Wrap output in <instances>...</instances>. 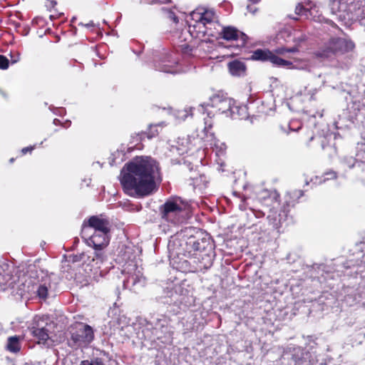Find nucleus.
Returning <instances> with one entry per match:
<instances>
[{
    "label": "nucleus",
    "instance_id": "0eeeda50",
    "mask_svg": "<svg viewBox=\"0 0 365 365\" xmlns=\"http://www.w3.org/2000/svg\"><path fill=\"white\" fill-rule=\"evenodd\" d=\"M299 51L297 46L286 48L284 46L279 47L273 53L269 50L257 49L252 55V59L257 61H269L273 65L280 67L291 68L293 64L292 61L284 60L276 54L284 56L286 53H297Z\"/></svg>",
    "mask_w": 365,
    "mask_h": 365
},
{
    "label": "nucleus",
    "instance_id": "bb28decb",
    "mask_svg": "<svg viewBox=\"0 0 365 365\" xmlns=\"http://www.w3.org/2000/svg\"><path fill=\"white\" fill-rule=\"evenodd\" d=\"M80 365H105V364L101 359L95 358L91 360H83Z\"/></svg>",
    "mask_w": 365,
    "mask_h": 365
},
{
    "label": "nucleus",
    "instance_id": "ddd939ff",
    "mask_svg": "<svg viewBox=\"0 0 365 365\" xmlns=\"http://www.w3.org/2000/svg\"><path fill=\"white\" fill-rule=\"evenodd\" d=\"M185 249L188 253L192 252H205V255L210 256L213 250V245L208 237H197L190 236L185 242Z\"/></svg>",
    "mask_w": 365,
    "mask_h": 365
},
{
    "label": "nucleus",
    "instance_id": "dca6fc26",
    "mask_svg": "<svg viewBox=\"0 0 365 365\" xmlns=\"http://www.w3.org/2000/svg\"><path fill=\"white\" fill-rule=\"evenodd\" d=\"M84 230L93 229L94 232L109 233V221L102 216H92L88 220V225H84Z\"/></svg>",
    "mask_w": 365,
    "mask_h": 365
},
{
    "label": "nucleus",
    "instance_id": "c9c22d12",
    "mask_svg": "<svg viewBox=\"0 0 365 365\" xmlns=\"http://www.w3.org/2000/svg\"><path fill=\"white\" fill-rule=\"evenodd\" d=\"M56 121H58V120L57 119H54L53 122H54L55 124L56 123Z\"/></svg>",
    "mask_w": 365,
    "mask_h": 365
},
{
    "label": "nucleus",
    "instance_id": "f8f14e48",
    "mask_svg": "<svg viewBox=\"0 0 365 365\" xmlns=\"http://www.w3.org/2000/svg\"><path fill=\"white\" fill-rule=\"evenodd\" d=\"M122 272L128 274L127 279L124 281L125 287L135 291L145 286V278L143 275L142 269L138 267L133 262L126 264Z\"/></svg>",
    "mask_w": 365,
    "mask_h": 365
},
{
    "label": "nucleus",
    "instance_id": "f3484780",
    "mask_svg": "<svg viewBox=\"0 0 365 365\" xmlns=\"http://www.w3.org/2000/svg\"><path fill=\"white\" fill-rule=\"evenodd\" d=\"M90 240L95 249L101 250L108 244V233L93 232Z\"/></svg>",
    "mask_w": 365,
    "mask_h": 365
},
{
    "label": "nucleus",
    "instance_id": "e433bc0d",
    "mask_svg": "<svg viewBox=\"0 0 365 365\" xmlns=\"http://www.w3.org/2000/svg\"><path fill=\"white\" fill-rule=\"evenodd\" d=\"M10 161L12 163L14 161V158H11Z\"/></svg>",
    "mask_w": 365,
    "mask_h": 365
},
{
    "label": "nucleus",
    "instance_id": "7ed1b4c3",
    "mask_svg": "<svg viewBox=\"0 0 365 365\" xmlns=\"http://www.w3.org/2000/svg\"><path fill=\"white\" fill-rule=\"evenodd\" d=\"M331 13L346 24L365 19V0H329Z\"/></svg>",
    "mask_w": 365,
    "mask_h": 365
},
{
    "label": "nucleus",
    "instance_id": "2eb2a0df",
    "mask_svg": "<svg viewBox=\"0 0 365 365\" xmlns=\"http://www.w3.org/2000/svg\"><path fill=\"white\" fill-rule=\"evenodd\" d=\"M215 35L219 36L226 41H237L239 43L236 46V48L243 46L246 42V36L238 31L237 29L232 26H225L217 27L215 31ZM230 47L235 48V46H230Z\"/></svg>",
    "mask_w": 365,
    "mask_h": 365
},
{
    "label": "nucleus",
    "instance_id": "9b49d317",
    "mask_svg": "<svg viewBox=\"0 0 365 365\" xmlns=\"http://www.w3.org/2000/svg\"><path fill=\"white\" fill-rule=\"evenodd\" d=\"M94 334L91 327L83 324H78L76 330L71 331L69 345L73 348L86 347L93 339Z\"/></svg>",
    "mask_w": 365,
    "mask_h": 365
},
{
    "label": "nucleus",
    "instance_id": "5701e85b",
    "mask_svg": "<svg viewBox=\"0 0 365 365\" xmlns=\"http://www.w3.org/2000/svg\"><path fill=\"white\" fill-rule=\"evenodd\" d=\"M163 123H158L155 125H150L148 128V131L147 133V136L148 138H152L155 137L159 133V128H163Z\"/></svg>",
    "mask_w": 365,
    "mask_h": 365
},
{
    "label": "nucleus",
    "instance_id": "f704fd0d",
    "mask_svg": "<svg viewBox=\"0 0 365 365\" xmlns=\"http://www.w3.org/2000/svg\"><path fill=\"white\" fill-rule=\"evenodd\" d=\"M250 1H251L252 3L253 4H256L257 3L259 0H249Z\"/></svg>",
    "mask_w": 365,
    "mask_h": 365
},
{
    "label": "nucleus",
    "instance_id": "20e7f679",
    "mask_svg": "<svg viewBox=\"0 0 365 365\" xmlns=\"http://www.w3.org/2000/svg\"><path fill=\"white\" fill-rule=\"evenodd\" d=\"M190 18L195 22L192 25L193 29H197L199 34L215 36V31L217 27H220L217 16L211 9L197 8L190 13Z\"/></svg>",
    "mask_w": 365,
    "mask_h": 365
},
{
    "label": "nucleus",
    "instance_id": "2f4dec72",
    "mask_svg": "<svg viewBox=\"0 0 365 365\" xmlns=\"http://www.w3.org/2000/svg\"><path fill=\"white\" fill-rule=\"evenodd\" d=\"M93 261H96V264L103 263V257L100 254H96V257L93 258Z\"/></svg>",
    "mask_w": 365,
    "mask_h": 365
},
{
    "label": "nucleus",
    "instance_id": "a211bd4d",
    "mask_svg": "<svg viewBox=\"0 0 365 365\" xmlns=\"http://www.w3.org/2000/svg\"><path fill=\"white\" fill-rule=\"evenodd\" d=\"M230 74L234 76H243L246 73L247 67L243 61L234 60L228 63Z\"/></svg>",
    "mask_w": 365,
    "mask_h": 365
},
{
    "label": "nucleus",
    "instance_id": "c85d7f7f",
    "mask_svg": "<svg viewBox=\"0 0 365 365\" xmlns=\"http://www.w3.org/2000/svg\"><path fill=\"white\" fill-rule=\"evenodd\" d=\"M192 114V108L185 109L183 111L179 113L178 117L182 120H185L188 115Z\"/></svg>",
    "mask_w": 365,
    "mask_h": 365
},
{
    "label": "nucleus",
    "instance_id": "1a4fd4ad",
    "mask_svg": "<svg viewBox=\"0 0 365 365\" xmlns=\"http://www.w3.org/2000/svg\"><path fill=\"white\" fill-rule=\"evenodd\" d=\"M277 192L271 193L269 197L264 199V205L269 207L267 219L273 227L279 228L282 223L286 220L287 211L285 209H279V202Z\"/></svg>",
    "mask_w": 365,
    "mask_h": 365
},
{
    "label": "nucleus",
    "instance_id": "f257e3e1",
    "mask_svg": "<svg viewBox=\"0 0 365 365\" xmlns=\"http://www.w3.org/2000/svg\"><path fill=\"white\" fill-rule=\"evenodd\" d=\"M120 175L125 192L134 197L149 195L160 181L157 162L148 156L136 157L126 163Z\"/></svg>",
    "mask_w": 365,
    "mask_h": 365
},
{
    "label": "nucleus",
    "instance_id": "7c9ffc66",
    "mask_svg": "<svg viewBox=\"0 0 365 365\" xmlns=\"http://www.w3.org/2000/svg\"><path fill=\"white\" fill-rule=\"evenodd\" d=\"M326 175L327 176L325 180H330V179H335L336 178V173L331 171L326 173Z\"/></svg>",
    "mask_w": 365,
    "mask_h": 365
},
{
    "label": "nucleus",
    "instance_id": "cd10ccee",
    "mask_svg": "<svg viewBox=\"0 0 365 365\" xmlns=\"http://www.w3.org/2000/svg\"><path fill=\"white\" fill-rule=\"evenodd\" d=\"M156 69L160 71H163V72H165V73H175V71H173V70L170 69V66L167 65V64H163V65H155V66Z\"/></svg>",
    "mask_w": 365,
    "mask_h": 365
},
{
    "label": "nucleus",
    "instance_id": "a878e982",
    "mask_svg": "<svg viewBox=\"0 0 365 365\" xmlns=\"http://www.w3.org/2000/svg\"><path fill=\"white\" fill-rule=\"evenodd\" d=\"M308 6H309L308 7L315 8V9L314 10L313 15H310L308 13V17L307 18L312 17L314 21H319V22H322V21H323L324 20V17H322L320 14H318V11H318L317 6L315 4L309 3L308 4Z\"/></svg>",
    "mask_w": 365,
    "mask_h": 365
},
{
    "label": "nucleus",
    "instance_id": "412c9836",
    "mask_svg": "<svg viewBox=\"0 0 365 365\" xmlns=\"http://www.w3.org/2000/svg\"><path fill=\"white\" fill-rule=\"evenodd\" d=\"M314 9H315V8L304 7L302 4H298L295 7V11H294L295 15L297 16H292L289 15V17L290 19H292L294 20H297L298 19L297 16H305L306 17H308V13L310 15H313Z\"/></svg>",
    "mask_w": 365,
    "mask_h": 365
},
{
    "label": "nucleus",
    "instance_id": "393cba45",
    "mask_svg": "<svg viewBox=\"0 0 365 365\" xmlns=\"http://www.w3.org/2000/svg\"><path fill=\"white\" fill-rule=\"evenodd\" d=\"M291 68H297V69H299V70H305L309 72H311V71H312V65H311V63L309 62V61H308V60H303L299 64H297L296 66L292 65Z\"/></svg>",
    "mask_w": 365,
    "mask_h": 365
},
{
    "label": "nucleus",
    "instance_id": "f03ea898",
    "mask_svg": "<svg viewBox=\"0 0 365 365\" xmlns=\"http://www.w3.org/2000/svg\"><path fill=\"white\" fill-rule=\"evenodd\" d=\"M24 294H36L45 299L50 287V277L43 270H38L35 265L30 264L26 272L20 277Z\"/></svg>",
    "mask_w": 365,
    "mask_h": 365
},
{
    "label": "nucleus",
    "instance_id": "b1692460",
    "mask_svg": "<svg viewBox=\"0 0 365 365\" xmlns=\"http://www.w3.org/2000/svg\"><path fill=\"white\" fill-rule=\"evenodd\" d=\"M356 156L358 157V158L356 160L353 158L352 157L344 158L343 160V163L345 165H346L349 168H351L354 166L356 162L358 160H362V161L365 162V160H364V158L360 157V154H357Z\"/></svg>",
    "mask_w": 365,
    "mask_h": 365
},
{
    "label": "nucleus",
    "instance_id": "4be33fe9",
    "mask_svg": "<svg viewBox=\"0 0 365 365\" xmlns=\"http://www.w3.org/2000/svg\"><path fill=\"white\" fill-rule=\"evenodd\" d=\"M9 267V266L7 262L4 260L0 261V286L4 285L9 278L8 276L3 274V273L8 270Z\"/></svg>",
    "mask_w": 365,
    "mask_h": 365
},
{
    "label": "nucleus",
    "instance_id": "6e6552de",
    "mask_svg": "<svg viewBox=\"0 0 365 365\" xmlns=\"http://www.w3.org/2000/svg\"><path fill=\"white\" fill-rule=\"evenodd\" d=\"M161 212L163 218L173 223H179L188 217L189 209L180 198L173 197L165 202Z\"/></svg>",
    "mask_w": 365,
    "mask_h": 365
},
{
    "label": "nucleus",
    "instance_id": "c756f323",
    "mask_svg": "<svg viewBox=\"0 0 365 365\" xmlns=\"http://www.w3.org/2000/svg\"><path fill=\"white\" fill-rule=\"evenodd\" d=\"M9 67V60L4 56L0 55V68L6 69Z\"/></svg>",
    "mask_w": 365,
    "mask_h": 365
},
{
    "label": "nucleus",
    "instance_id": "72a5a7b5",
    "mask_svg": "<svg viewBox=\"0 0 365 365\" xmlns=\"http://www.w3.org/2000/svg\"><path fill=\"white\" fill-rule=\"evenodd\" d=\"M34 149V146L26 147L21 150V153H22V154H26L27 152H29V151L31 152Z\"/></svg>",
    "mask_w": 365,
    "mask_h": 365
},
{
    "label": "nucleus",
    "instance_id": "6ab92c4d",
    "mask_svg": "<svg viewBox=\"0 0 365 365\" xmlns=\"http://www.w3.org/2000/svg\"><path fill=\"white\" fill-rule=\"evenodd\" d=\"M21 339L19 336H9L6 344V350L13 354L19 352L21 348Z\"/></svg>",
    "mask_w": 365,
    "mask_h": 365
},
{
    "label": "nucleus",
    "instance_id": "423d86ee",
    "mask_svg": "<svg viewBox=\"0 0 365 365\" xmlns=\"http://www.w3.org/2000/svg\"><path fill=\"white\" fill-rule=\"evenodd\" d=\"M207 115L203 116L202 122H200L197 128V136L207 143L215 152L216 155L220 157L225 154L227 146L224 143L217 140L210 131L213 122L210 115L213 111L209 110L207 108ZM202 115H205V113Z\"/></svg>",
    "mask_w": 365,
    "mask_h": 365
},
{
    "label": "nucleus",
    "instance_id": "473e14b6",
    "mask_svg": "<svg viewBox=\"0 0 365 365\" xmlns=\"http://www.w3.org/2000/svg\"><path fill=\"white\" fill-rule=\"evenodd\" d=\"M70 258H71V260L73 262H79L82 259V255H73V256H71Z\"/></svg>",
    "mask_w": 365,
    "mask_h": 365
},
{
    "label": "nucleus",
    "instance_id": "39448f33",
    "mask_svg": "<svg viewBox=\"0 0 365 365\" xmlns=\"http://www.w3.org/2000/svg\"><path fill=\"white\" fill-rule=\"evenodd\" d=\"M354 47L352 41L343 38H333L325 42L314 56L317 58L332 60L339 55L351 51Z\"/></svg>",
    "mask_w": 365,
    "mask_h": 365
},
{
    "label": "nucleus",
    "instance_id": "aec40b11",
    "mask_svg": "<svg viewBox=\"0 0 365 365\" xmlns=\"http://www.w3.org/2000/svg\"><path fill=\"white\" fill-rule=\"evenodd\" d=\"M247 116V109L245 106H237L235 103L232 106L231 110L229 111L227 117L233 119L245 118Z\"/></svg>",
    "mask_w": 365,
    "mask_h": 365
},
{
    "label": "nucleus",
    "instance_id": "4468645a",
    "mask_svg": "<svg viewBox=\"0 0 365 365\" xmlns=\"http://www.w3.org/2000/svg\"><path fill=\"white\" fill-rule=\"evenodd\" d=\"M234 104L235 101L232 98L217 93L210 98V102L207 106L215 110V113L225 114L227 116Z\"/></svg>",
    "mask_w": 365,
    "mask_h": 365
},
{
    "label": "nucleus",
    "instance_id": "9d476101",
    "mask_svg": "<svg viewBox=\"0 0 365 365\" xmlns=\"http://www.w3.org/2000/svg\"><path fill=\"white\" fill-rule=\"evenodd\" d=\"M53 324L46 316H36L30 328L31 334L38 340V344L49 345L50 332Z\"/></svg>",
    "mask_w": 365,
    "mask_h": 365
}]
</instances>
